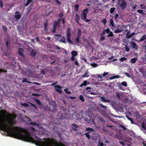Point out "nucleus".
Here are the masks:
<instances>
[{"mask_svg": "<svg viewBox=\"0 0 146 146\" xmlns=\"http://www.w3.org/2000/svg\"><path fill=\"white\" fill-rule=\"evenodd\" d=\"M5 114H2L0 116V129L6 131L7 135L11 137L31 142L38 146H51V139L44 138V141L37 136L35 139L31 137L30 134L25 129L18 127H13L15 123L13 119L16 118L15 115L9 116L7 119L5 118Z\"/></svg>", "mask_w": 146, "mask_h": 146, "instance_id": "obj_1", "label": "nucleus"}, {"mask_svg": "<svg viewBox=\"0 0 146 146\" xmlns=\"http://www.w3.org/2000/svg\"><path fill=\"white\" fill-rule=\"evenodd\" d=\"M40 109L52 112H57L58 109L56 108L57 105L55 101H45L46 103L41 102L40 101H36Z\"/></svg>", "mask_w": 146, "mask_h": 146, "instance_id": "obj_2", "label": "nucleus"}, {"mask_svg": "<svg viewBox=\"0 0 146 146\" xmlns=\"http://www.w3.org/2000/svg\"><path fill=\"white\" fill-rule=\"evenodd\" d=\"M66 101H62V105H60V109L61 111L58 113V114L56 115L57 118L58 119H63L66 118L65 105Z\"/></svg>", "mask_w": 146, "mask_h": 146, "instance_id": "obj_3", "label": "nucleus"}, {"mask_svg": "<svg viewBox=\"0 0 146 146\" xmlns=\"http://www.w3.org/2000/svg\"><path fill=\"white\" fill-rule=\"evenodd\" d=\"M103 102H111L112 103V105L117 110L120 112H124L123 108L125 109H127L126 105L125 104L123 105L122 104H121L119 102V101H103Z\"/></svg>", "mask_w": 146, "mask_h": 146, "instance_id": "obj_4", "label": "nucleus"}, {"mask_svg": "<svg viewBox=\"0 0 146 146\" xmlns=\"http://www.w3.org/2000/svg\"><path fill=\"white\" fill-rule=\"evenodd\" d=\"M88 9H84L83 11L81 14L82 19H83L85 22H87L90 21V20H88L86 17L87 14L88 12Z\"/></svg>", "mask_w": 146, "mask_h": 146, "instance_id": "obj_5", "label": "nucleus"}, {"mask_svg": "<svg viewBox=\"0 0 146 146\" xmlns=\"http://www.w3.org/2000/svg\"><path fill=\"white\" fill-rule=\"evenodd\" d=\"M117 3L121 9H124L126 7L127 3L125 0H117Z\"/></svg>", "mask_w": 146, "mask_h": 146, "instance_id": "obj_6", "label": "nucleus"}, {"mask_svg": "<svg viewBox=\"0 0 146 146\" xmlns=\"http://www.w3.org/2000/svg\"><path fill=\"white\" fill-rule=\"evenodd\" d=\"M84 120L87 121L88 123H90L91 122H92L94 124H95L94 120L92 117L91 116L88 115V117H84Z\"/></svg>", "mask_w": 146, "mask_h": 146, "instance_id": "obj_7", "label": "nucleus"}, {"mask_svg": "<svg viewBox=\"0 0 146 146\" xmlns=\"http://www.w3.org/2000/svg\"><path fill=\"white\" fill-rule=\"evenodd\" d=\"M71 34L70 33V29L68 28L67 29V35H66V38L68 42L70 43L71 44H73V42L71 40L70 38Z\"/></svg>", "mask_w": 146, "mask_h": 146, "instance_id": "obj_8", "label": "nucleus"}, {"mask_svg": "<svg viewBox=\"0 0 146 146\" xmlns=\"http://www.w3.org/2000/svg\"><path fill=\"white\" fill-rule=\"evenodd\" d=\"M54 87L55 88L56 90L59 93L61 94L62 92L61 89L62 88L59 85H56Z\"/></svg>", "mask_w": 146, "mask_h": 146, "instance_id": "obj_9", "label": "nucleus"}, {"mask_svg": "<svg viewBox=\"0 0 146 146\" xmlns=\"http://www.w3.org/2000/svg\"><path fill=\"white\" fill-rule=\"evenodd\" d=\"M72 129L74 131H77V129L78 127L76 123H73L72 124Z\"/></svg>", "mask_w": 146, "mask_h": 146, "instance_id": "obj_10", "label": "nucleus"}, {"mask_svg": "<svg viewBox=\"0 0 146 146\" xmlns=\"http://www.w3.org/2000/svg\"><path fill=\"white\" fill-rule=\"evenodd\" d=\"M23 49L22 48H20L18 50V54L20 56H21L23 58H24V55L23 53Z\"/></svg>", "mask_w": 146, "mask_h": 146, "instance_id": "obj_11", "label": "nucleus"}, {"mask_svg": "<svg viewBox=\"0 0 146 146\" xmlns=\"http://www.w3.org/2000/svg\"><path fill=\"white\" fill-rule=\"evenodd\" d=\"M60 22H57V21L56 22H54L53 25V28L52 30L53 32H55L56 31V27L57 25L59 24Z\"/></svg>", "mask_w": 146, "mask_h": 146, "instance_id": "obj_12", "label": "nucleus"}, {"mask_svg": "<svg viewBox=\"0 0 146 146\" xmlns=\"http://www.w3.org/2000/svg\"><path fill=\"white\" fill-rule=\"evenodd\" d=\"M131 44L133 48L137 49L138 48V46L135 42L134 41H132L131 42Z\"/></svg>", "mask_w": 146, "mask_h": 146, "instance_id": "obj_13", "label": "nucleus"}, {"mask_svg": "<svg viewBox=\"0 0 146 146\" xmlns=\"http://www.w3.org/2000/svg\"><path fill=\"white\" fill-rule=\"evenodd\" d=\"M15 17L17 19H18L21 17V14L19 11H17L15 13Z\"/></svg>", "mask_w": 146, "mask_h": 146, "instance_id": "obj_14", "label": "nucleus"}, {"mask_svg": "<svg viewBox=\"0 0 146 146\" xmlns=\"http://www.w3.org/2000/svg\"><path fill=\"white\" fill-rule=\"evenodd\" d=\"M86 130L88 131L87 133H90L92 132H94V130L91 127H88L86 128Z\"/></svg>", "mask_w": 146, "mask_h": 146, "instance_id": "obj_15", "label": "nucleus"}, {"mask_svg": "<svg viewBox=\"0 0 146 146\" xmlns=\"http://www.w3.org/2000/svg\"><path fill=\"white\" fill-rule=\"evenodd\" d=\"M129 31L126 34V38H130L132 36H134L135 34V33L133 32V33H132L131 34L129 35Z\"/></svg>", "mask_w": 146, "mask_h": 146, "instance_id": "obj_16", "label": "nucleus"}, {"mask_svg": "<svg viewBox=\"0 0 146 146\" xmlns=\"http://www.w3.org/2000/svg\"><path fill=\"white\" fill-rule=\"evenodd\" d=\"M80 20V17L77 13L76 14V21L77 23L79 24L80 25V24L79 23V20Z\"/></svg>", "mask_w": 146, "mask_h": 146, "instance_id": "obj_17", "label": "nucleus"}, {"mask_svg": "<svg viewBox=\"0 0 146 146\" xmlns=\"http://www.w3.org/2000/svg\"><path fill=\"white\" fill-rule=\"evenodd\" d=\"M62 36V35H61L56 34L55 35H54V38L56 39V40H57L58 39H59V38L61 37Z\"/></svg>", "mask_w": 146, "mask_h": 146, "instance_id": "obj_18", "label": "nucleus"}, {"mask_svg": "<svg viewBox=\"0 0 146 146\" xmlns=\"http://www.w3.org/2000/svg\"><path fill=\"white\" fill-rule=\"evenodd\" d=\"M98 119L99 121L102 123H104L105 121L104 120L103 118L101 117H98Z\"/></svg>", "mask_w": 146, "mask_h": 146, "instance_id": "obj_19", "label": "nucleus"}, {"mask_svg": "<svg viewBox=\"0 0 146 146\" xmlns=\"http://www.w3.org/2000/svg\"><path fill=\"white\" fill-rule=\"evenodd\" d=\"M135 116L136 119L140 118L141 116L138 111H136L135 113Z\"/></svg>", "mask_w": 146, "mask_h": 146, "instance_id": "obj_20", "label": "nucleus"}, {"mask_svg": "<svg viewBox=\"0 0 146 146\" xmlns=\"http://www.w3.org/2000/svg\"><path fill=\"white\" fill-rule=\"evenodd\" d=\"M122 31V29L119 28L115 30L114 31V33H120Z\"/></svg>", "mask_w": 146, "mask_h": 146, "instance_id": "obj_21", "label": "nucleus"}, {"mask_svg": "<svg viewBox=\"0 0 146 146\" xmlns=\"http://www.w3.org/2000/svg\"><path fill=\"white\" fill-rule=\"evenodd\" d=\"M63 14L62 13H60L59 15V19H57V22H60V21L62 18L63 16Z\"/></svg>", "mask_w": 146, "mask_h": 146, "instance_id": "obj_22", "label": "nucleus"}, {"mask_svg": "<svg viewBox=\"0 0 146 146\" xmlns=\"http://www.w3.org/2000/svg\"><path fill=\"white\" fill-rule=\"evenodd\" d=\"M60 41L62 43H66V38L64 37H62L61 38L60 40Z\"/></svg>", "mask_w": 146, "mask_h": 146, "instance_id": "obj_23", "label": "nucleus"}, {"mask_svg": "<svg viewBox=\"0 0 146 146\" xmlns=\"http://www.w3.org/2000/svg\"><path fill=\"white\" fill-rule=\"evenodd\" d=\"M88 82L86 80H85L84 81L83 83L80 85V86L81 87H82L83 86H85L87 84Z\"/></svg>", "mask_w": 146, "mask_h": 146, "instance_id": "obj_24", "label": "nucleus"}, {"mask_svg": "<svg viewBox=\"0 0 146 146\" xmlns=\"http://www.w3.org/2000/svg\"><path fill=\"white\" fill-rule=\"evenodd\" d=\"M110 32V30L109 28H107L106 29H105L104 30V31H103L102 33H103V34H105L106 33L108 34Z\"/></svg>", "mask_w": 146, "mask_h": 146, "instance_id": "obj_25", "label": "nucleus"}, {"mask_svg": "<svg viewBox=\"0 0 146 146\" xmlns=\"http://www.w3.org/2000/svg\"><path fill=\"white\" fill-rule=\"evenodd\" d=\"M92 111H99V108L98 107H97L96 106L95 107H93L92 108Z\"/></svg>", "mask_w": 146, "mask_h": 146, "instance_id": "obj_26", "label": "nucleus"}, {"mask_svg": "<svg viewBox=\"0 0 146 146\" xmlns=\"http://www.w3.org/2000/svg\"><path fill=\"white\" fill-rule=\"evenodd\" d=\"M78 54L77 52L76 51H73L72 52V56H76Z\"/></svg>", "mask_w": 146, "mask_h": 146, "instance_id": "obj_27", "label": "nucleus"}, {"mask_svg": "<svg viewBox=\"0 0 146 146\" xmlns=\"http://www.w3.org/2000/svg\"><path fill=\"white\" fill-rule=\"evenodd\" d=\"M104 34H103V33H102L100 34V36L101 38L100 40L101 41H102L105 38V36H104Z\"/></svg>", "mask_w": 146, "mask_h": 146, "instance_id": "obj_28", "label": "nucleus"}, {"mask_svg": "<svg viewBox=\"0 0 146 146\" xmlns=\"http://www.w3.org/2000/svg\"><path fill=\"white\" fill-rule=\"evenodd\" d=\"M137 60V58H131V63H134L136 62Z\"/></svg>", "mask_w": 146, "mask_h": 146, "instance_id": "obj_29", "label": "nucleus"}, {"mask_svg": "<svg viewBox=\"0 0 146 146\" xmlns=\"http://www.w3.org/2000/svg\"><path fill=\"white\" fill-rule=\"evenodd\" d=\"M122 92H117L116 93V96L119 98L122 95Z\"/></svg>", "mask_w": 146, "mask_h": 146, "instance_id": "obj_30", "label": "nucleus"}, {"mask_svg": "<svg viewBox=\"0 0 146 146\" xmlns=\"http://www.w3.org/2000/svg\"><path fill=\"white\" fill-rule=\"evenodd\" d=\"M119 76L118 75H116L110 77V80L113 79H115L116 78H119Z\"/></svg>", "mask_w": 146, "mask_h": 146, "instance_id": "obj_31", "label": "nucleus"}, {"mask_svg": "<svg viewBox=\"0 0 146 146\" xmlns=\"http://www.w3.org/2000/svg\"><path fill=\"white\" fill-rule=\"evenodd\" d=\"M36 54V52L34 51V50H33L31 52V54L33 56H34Z\"/></svg>", "mask_w": 146, "mask_h": 146, "instance_id": "obj_32", "label": "nucleus"}, {"mask_svg": "<svg viewBox=\"0 0 146 146\" xmlns=\"http://www.w3.org/2000/svg\"><path fill=\"white\" fill-rule=\"evenodd\" d=\"M30 124L31 125H34L35 126H38L39 125V124L38 123H35L34 122H31Z\"/></svg>", "mask_w": 146, "mask_h": 146, "instance_id": "obj_33", "label": "nucleus"}, {"mask_svg": "<svg viewBox=\"0 0 146 146\" xmlns=\"http://www.w3.org/2000/svg\"><path fill=\"white\" fill-rule=\"evenodd\" d=\"M145 40H146V35L143 36L140 40L143 41Z\"/></svg>", "mask_w": 146, "mask_h": 146, "instance_id": "obj_34", "label": "nucleus"}, {"mask_svg": "<svg viewBox=\"0 0 146 146\" xmlns=\"http://www.w3.org/2000/svg\"><path fill=\"white\" fill-rule=\"evenodd\" d=\"M64 92L67 94H69L71 93V92L68 91V88H65L64 89Z\"/></svg>", "mask_w": 146, "mask_h": 146, "instance_id": "obj_35", "label": "nucleus"}, {"mask_svg": "<svg viewBox=\"0 0 146 146\" xmlns=\"http://www.w3.org/2000/svg\"><path fill=\"white\" fill-rule=\"evenodd\" d=\"M108 35V37H112L114 36V35L113 34L112 32L110 31Z\"/></svg>", "mask_w": 146, "mask_h": 146, "instance_id": "obj_36", "label": "nucleus"}, {"mask_svg": "<svg viewBox=\"0 0 146 146\" xmlns=\"http://www.w3.org/2000/svg\"><path fill=\"white\" fill-rule=\"evenodd\" d=\"M115 8L114 7L112 8H111L110 10V13L111 14H112L115 11Z\"/></svg>", "mask_w": 146, "mask_h": 146, "instance_id": "obj_37", "label": "nucleus"}, {"mask_svg": "<svg viewBox=\"0 0 146 146\" xmlns=\"http://www.w3.org/2000/svg\"><path fill=\"white\" fill-rule=\"evenodd\" d=\"M32 0H27V3L25 4V5L27 6H28L30 3L31 2Z\"/></svg>", "mask_w": 146, "mask_h": 146, "instance_id": "obj_38", "label": "nucleus"}, {"mask_svg": "<svg viewBox=\"0 0 146 146\" xmlns=\"http://www.w3.org/2000/svg\"><path fill=\"white\" fill-rule=\"evenodd\" d=\"M80 36H78V35H77V36H76V40L78 43H79L80 42L79 39L80 37Z\"/></svg>", "mask_w": 146, "mask_h": 146, "instance_id": "obj_39", "label": "nucleus"}, {"mask_svg": "<svg viewBox=\"0 0 146 146\" xmlns=\"http://www.w3.org/2000/svg\"><path fill=\"white\" fill-rule=\"evenodd\" d=\"M90 64L94 67H96L98 66L97 63H90Z\"/></svg>", "mask_w": 146, "mask_h": 146, "instance_id": "obj_40", "label": "nucleus"}, {"mask_svg": "<svg viewBox=\"0 0 146 146\" xmlns=\"http://www.w3.org/2000/svg\"><path fill=\"white\" fill-rule=\"evenodd\" d=\"M76 114L77 113L76 112L74 114H72V117L73 118V119H76L77 118L76 117Z\"/></svg>", "mask_w": 146, "mask_h": 146, "instance_id": "obj_41", "label": "nucleus"}, {"mask_svg": "<svg viewBox=\"0 0 146 146\" xmlns=\"http://www.w3.org/2000/svg\"><path fill=\"white\" fill-rule=\"evenodd\" d=\"M127 59L126 58L124 57H123L121 58L120 59H119V60L121 62H123L127 60Z\"/></svg>", "mask_w": 146, "mask_h": 146, "instance_id": "obj_42", "label": "nucleus"}, {"mask_svg": "<svg viewBox=\"0 0 146 146\" xmlns=\"http://www.w3.org/2000/svg\"><path fill=\"white\" fill-rule=\"evenodd\" d=\"M122 86H124L125 87L127 86V84L126 82H123L121 83Z\"/></svg>", "mask_w": 146, "mask_h": 146, "instance_id": "obj_43", "label": "nucleus"}, {"mask_svg": "<svg viewBox=\"0 0 146 146\" xmlns=\"http://www.w3.org/2000/svg\"><path fill=\"white\" fill-rule=\"evenodd\" d=\"M89 133H85V134L86 137L88 139H89L90 137V135L89 134Z\"/></svg>", "mask_w": 146, "mask_h": 146, "instance_id": "obj_44", "label": "nucleus"}, {"mask_svg": "<svg viewBox=\"0 0 146 146\" xmlns=\"http://www.w3.org/2000/svg\"><path fill=\"white\" fill-rule=\"evenodd\" d=\"M140 7L141 9H145V6L143 4H141L140 5Z\"/></svg>", "mask_w": 146, "mask_h": 146, "instance_id": "obj_45", "label": "nucleus"}, {"mask_svg": "<svg viewBox=\"0 0 146 146\" xmlns=\"http://www.w3.org/2000/svg\"><path fill=\"white\" fill-rule=\"evenodd\" d=\"M137 12L139 13H141L142 15H143L144 13L143 11L141 10H139L137 11Z\"/></svg>", "mask_w": 146, "mask_h": 146, "instance_id": "obj_46", "label": "nucleus"}, {"mask_svg": "<svg viewBox=\"0 0 146 146\" xmlns=\"http://www.w3.org/2000/svg\"><path fill=\"white\" fill-rule=\"evenodd\" d=\"M125 49L126 51L127 52H128L129 51V48L128 47V46L126 45L125 47Z\"/></svg>", "mask_w": 146, "mask_h": 146, "instance_id": "obj_47", "label": "nucleus"}, {"mask_svg": "<svg viewBox=\"0 0 146 146\" xmlns=\"http://www.w3.org/2000/svg\"><path fill=\"white\" fill-rule=\"evenodd\" d=\"M128 119L130 120L131 122V123L132 124H134V122L133 121V119L130 117H128Z\"/></svg>", "mask_w": 146, "mask_h": 146, "instance_id": "obj_48", "label": "nucleus"}, {"mask_svg": "<svg viewBox=\"0 0 146 146\" xmlns=\"http://www.w3.org/2000/svg\"><path fill=\"white\" fill-rule=\"evenodd\" d=\"M88 73L87 72L85 73L84 74L82 75V77H88Z\"/></svg>", "mask_w": 146, "mask_h": 146, "instance_id": "obj_49", "label": "nucleus"}, {"mask_svg": "<svg viewBox=\"0 0 146 146\" xmlns=\"http://www.w3.org/2000/svg\"><path fill=\"white\" fill-rule=\"evenodd\" d=\"M110 24L112 27L114 26L113 21L112 19H111L110 21Z\"/></svg>", "mask_w": 146, "mask_h": 146, "instance_id": "obj_50", "label": "nucleus"}, {"mask_svg": "<svg viewBox=\"0 0 146 146\" xmlns=\"http://www.w3.org/2000/svg\"><path fill=\"white\" fill-rule=\"evenodd\" d=\"M141 126L144 129H145V124L143 122L142 123Z\"/></svg>", "mask_w": 146, "mask_h": 146, "instance_id": "obj_51", "label": "nucleus"}, {"mask_svg": "<svg viewBox=\"0 0 146 146\" xmlns=\"http://www.w3.org/2000/svg\"><path fill=\"white\" fill-rule=\"evenodd\" d=\"M81 31L79 29L78 30V33L77 35L78 36H81Z\"/></svg>", "mask_w": 146, "mask_h": 146, "instance_id": "obj_52", "label": "nucleus"}, {"mask_svg": "<svg viewBox=\"0 0 146 146\" xmlns=\"http://www.w3.org/2000/svg\"><path fill=\"white\" fill-rule=\"evenodd\" d=\"M108 74V72H104L102 75V76L104 77Z\"/></svg>", "mask_w": 146, "mask_h": 146, "instance_id": "obj_53", "label": "nucleus"}, {"mask_svg": "<svg viewBox=\"0 0 146 146\" xmlns=\"http://www.w3.org/2000/svg\"><path fill=\"white\" fill-rule=\"evenodd\" d=\"M137 6L135 5H132V8L134 10L136 8Z\"/></svg>", "mask_w": 146, "mask_h": 146, "instance_id": "obj_54", "label": "nucleus"}, {"mask_svg": "<svg viewBox=\"0 0 146 146\" xmlns=\"http://www.w3.org/2000/svg\"><path fill=\"white\" fill-rule=\"evenodd\" d=\"M106 126L108 127L111 128L112 129H113L114 127L112 125H107Z\"/></svg>", "mask_w": 146, "mask_h": 146, "instance_id": "obj_55", "label": "nucleus"}, {"mask_svg": "<svg viewBox=\"0 0 146 146\" xmlns=\"http://www.w3.org/2000/svg\"><path fill=\"white\" fill-rule=\"evenodd\" d=\"M120 126L123 128L124 130H127V128L125 126L121 125H120Z\"/></svg>", "mask_w": 146, "mask_h": 146, "instance_id": "obj_56", "label": "nucleus"}, {"mask_svg": "<svg viewBox=\"0 0 146 146\" xmlns=\"http://www.w3.org/2000/svg\"><path fill=\"white\" fill-rule=\"evenodd\" d=\"M79 99L81 100H84L83 96L82 95L80 96L79 97Z\"/></svg>", "mask_w": 146, "mask_h": 146, "instance_id": "obj_57", "label": "nucleus"}, {"mask_svg": "<svg viewBox=\"0 0 146 146\" xmlns=\"http://www.w3.org/2000/svg\"><path fill=\"white\" fill-rule=\"evenodd\" d=\"M22 105L25 106V107H28L29 106V105L28 104L26 103H25L23 104Z\"/></svg>", "mask_w": 146, "mask_h": 146, "instance_id": "obj_58", "label": "nucleus"}, {"mask_svg": "<svg viewBox=\"0 0 146 146\" xmlns=\"http://www.w3.org/2000/svg\"><path fill=\"white\" fill-rule=\"evenodd\" d=\"M75 7L76 8V10L77 11L79 7V5L78 4H77L75 5Z\"/></svg>", "mask_w": 146, "mask_h": 146, "instance_id": "obj_59", "label": "nucleus"}, {"mask_svg": "<svg viewBox=\"0 0 146 146\" xmlns=\"http://www.w3.org/2000/svg\"><path fill=\"white\" fill-rule=\"evenodd\" d=\"M106 19H103L102 21V22L105 25L106 23Z\"/></svg>", "mask_w": 146, "mask_h": 146, "instance_id": "obj_60", "label": "nucleus"}, {"mask_svg": "<svg viewBox=\"0 0 146 146\" xmlns=\"http://www.w3.org/2000/svg\"><path fill=\"white\" fill-rule=\"evenodd\" d=\"M125 74L127 77L129 78L131 77V76L130 75L128 74L126 72L125 73Z\"/></svg>", "mask_w": 146, "mask_h": 146, "instance_id": "obj_61", "label": "nucleus"}, {"mask_svg": "<svg viewBox=\"0 0 146 146\" xmlns=\"http://www.w3.org/2000/svg\"><path fill=\"white\" fill-rule=\"evenodd\" d=\"M100 106L101 107L103 108H106L107 107L106 106H103L102 104H100Z\"/></svg>", "mask_w": 146, "mask_h": 146, "instance_id": "obj_62", "label": "nucleus"}, {"mask_svg": "<svg viewBox=\"0 0 146 146\" xmlns=\"http://www.w3.org/2000/svg\"><path fill=\"white\" fill-rule=\"evenodd\" d=\"M97 76L98 77L100 78H102L103 77L102 75L99 74H97Z\"/></svg>", "mask_w": 146, "mask_h": 146, "instance_id": "obj_63", "label": "nucleus"}, {"mask_svg": "<svg viewBox=\"0 0 146 146\" xmlns=\"http://www.w3.org/2000/svg\"><path fill=\"white\" fill-rule=\"evenodd\" d=\"M118 17V15L117 14H116L115 16V19L116 20Z\"/></svg>", "mask_w": 146, "mask_h": 146, "instance_id": "obj_64", "label": "nucleus"}]
</instances>
